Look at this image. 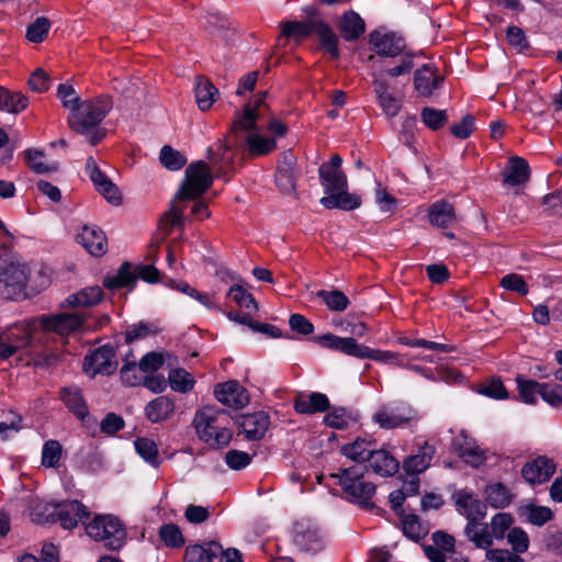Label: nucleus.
Listing matches in <instances>:
<instances>
[{
  "label": "nucleus",
  "mask_w": 562,
  "mask_h": 562,
  "mask_svg": "<svg viewBox=\"0 0 562 562\" xmlns=\"http://www.w3.org/2000/svg\"><path fill=\"white\" fill-rule=\"evenodd\" d=\"M317 297L334 312H344L348 308L350 301L344 292L339 290H321L316 293Z\"/></svg>",
  "instance_id": "a18cd8bd"
},
{
  "label": "nucleus",
  "mask_w": 562,
  "mask_h": 562,
  "mask_svg": "<svg viewBox=\"0 0 562 562\" xmlns=\"http://www.w3.org/2000/svg\"><path fill=\"white\" fill-rule=\"evenodd\" d=\"M435 453L436 448L428 442H424L419 446L415 454H412L404 460V471L412 476H417L430 467Z\"/></svg>",
  "instance_id": "b1692460"
},
{
  "label": "nucleus",
  "mask_w": 562,
  "mask_h": 562,
  "mask_svg": "<svg viewBox=\"0 0 562 562\" xmlns=\"http://www.w3.org/2000/svg\"><path fill=\"white\" fill-rule=\"evenodd\" d=\"M23 156L29 168L35 173H48L57 170L56 164H47L45 161L44 150L27 148L23 151Z\"/></svg>",
  "instance_id": "79ce46f5"
},
{
  "label": "nucleus",
  "mask_w": 562,
  "mask_h": 562,
  "mask_svg": "<svg viewBox=\"0 0 562 562\" xmlns=\"http://www.w3.org/2000/svg\"><path fill=\"white\" fill-rule=\"evenodd\" d=\"M195 101L200 110L207 111L211 109L217 94V89L205 77H198L195 80Z\"/></svg>",
  "instance_id": "e433bc0d"
},
{
  "label": "nucleus",
  "mask_w": 562,
  "mask_h": 562,
  "mask_svg": "<svg viewBox=\"0 0 562 562\" xmlns=\"http://www.w3.org/2000/svg\"><path fill=\"white\" fill-rule=\"evenodd\" d=\"M116 369L115 350L111 346L104 345L99 347L85 357L83 372L90 378L97 374L110 375Z\"/></svg>",
  "instance_id": "9b49d317"
},
{
  "label": "nucleus",
  "mask_w": 562,
  "mask_h": 562,
  "mask_svg": "<svg viewBox=\"0 0 562 562\" xmlns=\"http://www.w3.org/2000/svg\"><path fill=\"white\" fill-rule=\"evenodd\" d=\"M168 381L170 387L180 393H186L193 387L192 375L183 369H175L169 372Z\"/></svg>",
  "instance_id": "13d9d810"
},
{
  "label": "nucleus",
  "mask_w": 562,
  "mask_h": 562,
  "mask_svg": "<svg viewBox=\"0 0 562 562\" xmlns=\"http://www.w3.org/2000/svg\"><path fill=\"white\" fill-rule=\"evenodd\" d=\"M443 82V78L436 74L435 67L424 65L417 69L414 76L415 90L422 97H430Z\"/></svg>",
  "instance_id": "5701e85b"
},
{
  "label": "nucleus",
  "mask_w": 562,
  "mask_h": 562,
  "mask_svg": "<svg viewBox=\"0 0 562 562\" xmlns=\"http://www.w3.org/2000/svg\"><path fill=\"white\" fill-rule=\"evenodd\" d=\"M372 86L383 113L389 119L395 117L401 110L402 103L400 99L389 92L390 87L387 81L381 77H375L372 81Z\"/></svg>",
  "instance_id": "393cba45"
},
{
  "label": "nucleus",
  "mask_w": 562,
  "mask_h": 562,
  "mask_svg": "<svg viewBox=\"0 0 562 562\" xmlns=\"http://www.w3.org/2000/svg\"><path fill=\"white\" fill-rule=\"evenodd\" d=\"M19 562H58V551L53 543H45L42 548L41 558L24 554Z\"/></svg>",
  "instance_id": "774afa93"
},
{
  "label": "nucleus",
  "mask_w": 562,
  "mask_h": 562,
  "mask_svg": "<svg viewBox=\"0 0 562 562\" xmlns=\"http://www.w3.org/2000/svg\"><path fill=\"white\" fill-rule=\"evenodd\" d=\"M423 123L430 130L437 131L441 128L448 121L446 110H437L430 106H425L420 111Z\"/></svg>",
  "instance_id": "864d4df0"
},
{
  "label": "nucleus",
  "mask_w": 562,
  "mask_h": 562,
  "mask_svg": "<svg viewBox=\"0 0 562 562\" xmlns=\"http://www.w3.org/2000/svg\"><path fill=\"white\" fill-rule=\"evenodd\" d=\"M276 183L284 193L295 191V157L291 153H284L278 164Z\"/></svg>",
  "instance_id": "a878e982"
},
{
  "label": "nucleus",
  "mask_w": 562,
  "mask_h": 562,
  "mask_svg": "<svg viewBox=\"0 0 562 562\" xmlns=\"http://www.w3.org/2000/svg\"><path fill=\"white\" fill-rule=\"evenodd\" d=\"M139 371L140 370L137 368L135 361L125 359V363L120 371L122 382L128 386L139 385L144 381V378L139 374Z\"/></svg>",
  "instance_id": "338daca9"
},
{
  "label": "nucleus",
  "mask_w": 562,
  "mask_h": 562,
  "mask_svg": "<svg viewBox=\"0 0 562 562\" xmlns=\"http://www.w3.org/2000/svg\"><path fill=\"white\" fill-rule=\"evenodd\" d=\"M90 516L88 508L79 501H69L53 507L52 521H58L64 529H72L78 522L85 524Z\"/></svg>",
  "instance_id": "2eb2a0df"
},
{
  "label": "nucleus",
  "mask_w": 562,
  "mask_h": 562,
  "mask_svg": "<svg viewBox=\"0 0 562 562\" xmlns=\"http://www.w3.org/2000/svg\"><path fill=\"white\" fill-rule=\"evenodd\" d=\"M293 541L301 551L312 554L322 551L325 547L324 536L311 521H299L294 525Z\"/></svg>",
  "instance_id": "ddd939ff"
},
{
  "label": "nucleus",
  "mask_w": 562,
  "mask_h": 562,
  "mask_svg": "<svg viewBox=\"0 0 562 562\" xmlns=\"http://www.w3.org/2000/svg\"><path fill=\"white\" fill-rule=\"evenodd\" d=\"M227 297L232 299L238 307L247 311L248 313H255L258 310V305L252 294L241 285L235 284L231 286L227 292Z\"/></svg>",
  "instance_id": "de8ad7c7"
},
{
  "label": "nucleus",
  "mask_w": 562,
  "mask_h": 562,
  "mask_svg": "<svg viewBox=\"0 0 562 562\" xmlns=\"http://www.w3.org/2000/svg\"><path fill=\"white\" fill-rule=\"evenodd\" d=\"M366 469L364 464H355L330 474L346 494V499L361 506L368 505L375 493V485L364 477Z\"/></svg>",
  "instance_id": "423d86ee"
},
{
  "label": "nucleus",
  "mask_w": 562,
  "mask_h": 562,
  "mask_svg": "<svg viewBox=\"0 0 562 562\" xmlns=\"http://www.w3.org/2000/svg\"><path fill=\"white\" fill-rule=\"evenodd\" d=\"M506 538L514 553L517 555L525 553L529 548V537L527 532L519 527L512 528Z\"/></svg>",
  "instance_id": "e2e57ef3"
},
{
  "label": "nucleus",
  "mask_w": 562,
  "mask_h": 562,
  "mask_svg": "<svg viewBox=\"0 0 562 562\" xmlns=\"http://www.w3.org/2000/svg\"><path fill=\"white\" fill-rule=\"evenodd\" d=\"M357 422V417L345 407H333L325 416L326 426L334 429H346Z\"/></svg>",
  "instance_id": "c03bdc74"
},
{
  "label": "nucleus",
  "mask_w": 562,
  "mask_h": 562,
  "mask_svg": "<svg viewBox=\"0 0 562 562\" xmlns=\"http://www.w3.org/2000/svg\"><path fill=\"white\" fill-rule=\"evenodd\" d=\"M53 507L40 499H32L30 516L36 524H46L52 521Z\"/></svg>",
  "instance_id": "69168bd1"
},
{
  "label": "nucleus",
  "mask_w": 562,
  "mask_h": 562,
  "mask_svg": "<svg viewBox=\"0 0 562 562\" xmlns=\"http://www.w3.org/2000/svg\"><path fill=\"white\" fill-rule=\"evenodd\" d=\"M505 184L515 187L526 183L530 177V168L526 159L513 156L503 171Z\"/></svg>",
  "instance_id": "cd10ccee"
},
{
  "label": "nucleus",
  "mask_w": 562,
  "mask_h": 562,
  "mask_svg": "<svg viewBox=\"0 0 562 562\" xmlns=\"http://www.w3.org/2000/svg\"><path fill=\"white\" fill-rule=\"evenodd\" d=\"M86 531L95 541H101L110 550L121 549L126 540L122 521L113 515H97L86 524Z\"/></svg>",
  "instance_id": "0eeeda50"
},
{
  "label": "nucleus",
  "mask_w": 562,
  "mask_h": 562,
  "mask_svg": "<svg viewBox=\"0 0 562 562\" xmlns=\"http://www.w3.org/2000/svg\"><path fill=\"white\" fill-rule=\"evenodd\" d=\"M222 551V544L217 541L190 544L184 551V562H214Z\"/></svg>",
  "instance_id": "bb28decb"
},
{
  "label": "nucleus",
  "mask_w": 562,
  "mask_h": 562,
  "mask_svg": "<svg viewBox=\"0 0 562 562\" xmlns=\"http://www.w3.org/2000/svg\"><path fill=\"white\" fill-rule=\"evenodd\" d=\"M428 217L431 225L448 228L457 222V215L452 204L445 200L432 203L428 209Z\"/></svg>",
  "instance_id": "c756f323"
},
{
  "label": "nucleus",
  "mask_w": 562,
  "mask_h": 562,
  "mask_svg": "<svg viewBox=\"0 0 562 562\" xmlns=\"http://www.w3.org/2000/svg\"><path fill=\"white\" fill-rule=\"evenodd\" d=\"M78 243L92 256L99 257L106 251V237L94 225H85L77 234Z\"/></svg>",
  "instance_id": "4be33fe9"
},
{
  "label": "nucleus",
  "mask_w": 562,
  "mask_h": 562,
  "mask_svg": "<svg viewBox=\"0 0 562 562\" xmlns=\"http://www.w3.org/2000/svg\"><path fill=\"white\" fill-rule=\"evenodd\" d=\"M329 408L328 397L318 392L299 394L294 400V409L299 414L312 415Z\"/></svg>",
  "instance_id": "c85d7f7f"
},
{
  "label": "nucleus",
  "mask_w": 562,
  "mask_h": 562,
  "mask_svg": "<svg viewBox=\"0 0 562 562\" xmlns=\"http://www.w3.org/2000/svg\"><path fill=\"white\" fill-rule=\"evenodd\" d=\"M417 419V411L404 402L382 404L372 415V422L382 429L405 428Z\"/></svg>",
  "instance_id": "1a4fd4ad"
},
{
  "label": "nucleus",
  "mask_w": 562,
  "mask_h": 562,
  "mask_svg": "<svg viewBox=\"0 0 562 562\" xmlns=\"http://www.w3.org/2000/svg\"><path fill=\"white\" fill-rule=\"evenodd\" d=\"M318 176L326 194L319 201L324 207L351 211L360 206V198L348 192V180L344 171L318 168Z\"/></svg>",
  "instance_id": "39448f33"
},
{
  "label": "nucleus",
  "mask_w": 562,
  "mask_h": 562,
  "mask_svg": "<svg viewBox=\"0 0 562 562\" xmlns=\"http://www.w3.org/2000/svg\"><path fill=\"white\" fill-rule=\"evenodd\" d=\"M338 30L345 41L352 42L364 33L366 23L357 12L350 10L341 15Z\"/></svg>",
  "instance_id": "7c9ffc66"
},
{
  "label": "nucleus",
  "mask_w": 562,
  "mask_h": 562,
  "mask_svg": "<svg viewBox=\"0 0 562 562\" xmlns=\"http://www.w3.org/2000/svg\"><path fill=\"white\" fill-rule=\"evenodd\" d=\"M135 450L147 463L153 467L159 465L158 448L154 440L148 438H138L134 442Z\"/></svg>",
  "instance_id": "603ef678"
},
{
  "label": "nucleus",
  "mask_w": 562,
  "mask_h": 562,
  "mask_svg": "<svg viewBox=\"0 0 562 562\" xmlns=\"http://www.w3.org/2000/svg\"><path fill=\"white\" fill-rule=\"evenodd\" d=\"M229 424L228 413L214 406L202 407L193 418L198 437L212 449H222L231 442L233 431Z\"/></svg>",
  "instance_id": "20e7f679"
},
{
  "label": "nucleus",
  "mask_w": 562,
  "mask_h": 562,
  "mask_svg": "<svg viewBox=\"0 0 562 562\" xmlns=\"http://www.w3.org/2000/svg\"><path fill=\"white\" fill-rule=\"evenodd\" d=\"M517 386L521 401L527 404H536L538 396H541L542 383L535 380L517 378Z\"/></svg>",
  "instance_id": "8fccbe9b"
},
{
  "label": "nucleus",
  "mask_w": 562,
  "mask_h": 562,
  "mask_svg": "<svg viewBox=\"0 0 562 562\" xmlns=\"http://www.w3.org/2000/svg\"><path fill=\"white\" fill-rule=\"evenodd\" d=\"M314 34L317 35L321 43V48L324 52H326L333 59L339 58L340 50L338 48V36L327 23L319 20L316 24Z\"/></svg>",
  "instance_id": "f704fd0d"
},
{
  "label": "nucleus",
  "mask_w": 562,
  "mask_h": 562,
  "mask_svg": "<svg viewBox=\"0 0 562 562\" xmlns=\"http://www.w3.org/2000/svg\"><path fill=\"white\" fill-rule=\"evenodd\" d=\"M554 471L555 467L552 461L546 457H538L522 467L521 474L526 482L536 485L547 482Z\"/></svg>",
  "instance_id": "412c9836"
},
{
  "label": "nucleus",
  "mask_w": 562,
  "mask_h": 562,
  "mask_svg": "<svg viewBox=\"0 0 562 562\" xmlns=\"http://www.w3.org/2000/svg\"><path fill=\"white\" fill-rule=\"evenodd\" d=\"M57 98L60 100L63 106L72 112L75 106H78L82 101L77 91L71 85L60 83L57 88Z\"/></svg>",
  "instance_id": "0e129e2a"
},
{
  "label": "nucleus",
  "mask_w": 562,
  "mask_h": 562,
  "mask_svg": "<svg viewBox=\"0 0 562 562\" xmlns=\"http://www.w3.org/2000/svg\"><path fill=\"white\" fill-rule=\"evenodd\" d=\"M159 537L169 548H180L186 540L180 528L175 524H164L159 528Z\"/></svg>",
  "instance_id": "6e6d98bb"
},
{
  "label": "nucleus",
  "mask_w": 562,
  "mask_h": 562,
  "mask_svg": "<svg viewBox=\"0 0 562 562\" xmlns=\"http://www.w3.org/2000/svg\"><path fill=\"white\" fill-rule=\"evenodd\" d=\"M63 448L57 440H47L42 449V464L45 468H57L61 458Z\"/></svg>",
  "instance_id": "4d7b16f0"
},
{
  "label": "nucleus",
  "mask_w": 562,
  "mask_h": 562,
  "mask_svg": "<svg viewBox=\"0 0 562 562\" xmlns=\"http://www.w3.org/2000/svg\"><path fill=\"white\" fill-rule=\"evenodd\" d=\"M50 27L47 18L40 16L27 26L26 38L32 43H41L45 40Z\"/></svg>",
  "instance_id": "680f3d73"
},
{
  "label": "nucleus",
  "mask_w": 562,
  "mask_h": 562,
  "mask_svg": "<svg viewBox=\"0 0 562 562\" xmlns=\"http://www.w3.org/2000/svg\"><path fill=\"white\" fill-rule=\"evenodd\" d=\"M146 259L150 261V265H139L136 268V278H139L146 282L155 283L159 280L160 272L159 270L153 265L157 261V247L151 246Z\"/></svg>",
  "instance_id": "3c124183"
},
{
  "label": "nucleus",
  "mask_w": 562,
  "mask_h": 562,
  "mask_svg": "<svg viewBox=\"0 0 562 562\" xmlns=\"http://www.w3.org/2000/svg\"><path fill=\"white\" fill-rule=\"evenodd\" d=\"M459 514L465 516L468 522L481 520L486 515V505L471 491L459 490L453 494Z\"/></svg>",
  "instance_id": "a211bd4d"
},
{
  "label": "nucleus",
  "mask_w": 562,
  "mask_h": 562,
  "mask_svg": "<svg viewBox=\"0 0 562 562\" xmlns=\"http://www.w3.org/2000/svg\"><path fill=\"white\" fill-rule=\"evenodd\" d=\"M263 97L265 94L255 102L246 103L241 111H237L235 113L228 138L218 139L214 146L207 149V157L218 178L224 177L229 171L234 170V147L238 145V142L232 140L231 136L236 135L241 131H251L255 128L258 120L257 111L260 103L263 101Z\"/></svg>",
  "instance_id": "f257e3e1"
},
{
  "label": "nucleus",
  "mask_w": 562,
  "mask_h": 562,
  "mask_svg": "<svg viewBox=\"0 0 562 562\" xmlns=\"http://www.w3.org/2000/svg\"><path fill=\"white\" fill-rule=\"evenodd\" d=\"M30 278V268L20 261H10L0 268V291L7 299L16 300L23 294Z\"/></svg>",
  "instance_id": "9d476101"
},
{
  "label": "nucleus",
  "mask_w": 562,
  "mask_h": 562,
  "mask_svg": "<svg viewBox=\"0 0 562 562\" xmlns=\"http://www.w3.org/2000/svg\"><path fill=\"white\" fill-rule=\"evenodd\" d=\"M135 281V272L132 271L131 265L125 262L115 276L105 278L104 286L111 290L121 289L132 285Z\"/></svg>",
  "instance_id": "49530a36"
},
{
  "label": "nucleus",
  "mask_w": 562,
  "mask_h": 562,
  "mask_svg": "<svg viewBox=\"0 0 562 562\" xmlns=\"http://www.w3.org/2000/svg\"><path fill=\"white\" fill-rule=\"evenodd\" d=\"M464 532L470 541L477 548L487 549L492 546L493 539L491 531L486 524H481L480 520L468 522Z\"/></svg>",
  "instance_id": "58836bf2"
},
{
  "label": "nucleus",
  "mask_w": 562,
  "mask_h": 562,
  "mask_svg": "<svg viewBox=\"0 0 562 562\" xmlns=\"http://www.w3.org/2000/svg\"><path fill=\"white\" fill-rule=\"evenodd\" d=\"M369 464L381 476H391L400 468L398 461L385 450H374L369 458Z\"/></svg>",
  "instance_id": "72a5a7b5"
},
{
  "label": "nucleus",
  "mask_w": 562,
  "mask_h": 562,
  "mask_svg": "<svg viewBox=\"0 0 562 562\" xmlns=\"http://www.w3.org/2000/svg\"><path fill=\"white\" fill-rule=\"evenodd\" d=\"M215 396L218 402L233 408H243L249 403L247 390L236 381L217 385Z\"/></svg>",
  "instance_id": "aec40b11"
},
{
  "label": "nucleus",
  "mask_w": 562,
  "mask_h": 562,
  "mask_svg": "<svg viewBox=\"0 0 562 562\" xmlns=\"http://www.w3.org/2000/svg\"><path fill=\"white\" fill-rule=\"evenodd\" d=\"M159 159L169 170H180L187 164V157L168 145L161 148Z\"/></svg>",
  "instance_id": "5fc2aeb1"
},
{
  "label": "nucleus",
  "mask_w": 562,
  "mask_h": 562,
  "mask_svg": "<svg viewBox=\"0 0 562 562\" xmlns=\"http://www.w3.org/2000/svg\"><path fill=\"white\" fill-rule=\"evenodd\" d=\"M453 449L459 457L468 464L479 468L485 461L484 451L476 445L475 440L465 431H460L453 440Z\"/></svg>",
  "instance_id": "6ab92c4d"
},
{
  "label": "nucleus",
  "mask_w": 562,
  "mask_h": 562,
  "mask_svg": "<svg viewBox=\"0 0 562 562\" xmlns=\"http://www.w3.org/2000/svg\"><path fill=\"white\" fill-rule=\"evenodd\" d=\"M369 44L373 52L384 57H395L403 53L406 44L404 38L383 27L369 34Z\"/></svg>",
  "instance_id": "f8f14e48"
},
{
  "label": "nucleus",
  "mask_w": 562,
  "mask_h": 562,
  "mask_svg": "<svg viewBox=\"0 0 562 562\" xmlns=\"http://www.w3.org/2000/svg\"><path fill=\"white\" fill-rule=\"evenodd\" d=\"M319 19H310L302 22L288 21L282 24V35L286 37L304 38L314 34Z\"/></svg>",
  "instance_id": "37998d69"
},
{
  "label": "nucleus",
  "mask_w": 562,
  "mask_h": 562,
  "mask_svg": "<svg viewBox=\"0 0 562 562\" xmlns=\"http://www.w3.org/2000/svg\"><path fill=\"white\" fill-rule=\"evenodd\" d=\"M239 431L247 440L257 441L265 437L270 426V416L265 411L241 415L238 420Z\"/></svg>",
  "instance_id": "f3484780"
},
{
  "label": "nucleus",
  "mask_w": 562,
  "mask_h": 562,
  "mask_svg": "<svg viewBox=\"0 0 562 562\" xmlns=\"http://www.w3.org/2000/svg\"><path fill=\"white\" fill-rule=\"evenodd\" d=\"M103 297L100 286H88L66 299V304L74 307H88L98 304Z\"/></svg>",
  "instance_id": "4c0bfd02"
},
{
  "label": "nucleus",
  "mask_w": 562,
  "mask_h": 562,
  "mask_svg": "<svg viewBox=\"0 0 562 562\" xmlns=\"http://www.w3.org/2000/svg\"><path fill=\"white\" fill-rule=\"evenodd\" d=\"M252 458L254 454L246 451L231 449L225 453L224 461L231 470L240 471L251 463Z\"/></svg>",
  "instance_id": "052dcab7"
},
{
  "label": "nucleus",
  "mask_w": 562,
  "mask_h": 562,
  "mask_svg": "<svg viewBox=\"0 0 562 562\" xmlns=\"http://www.w3.org/2000/svg\"><path fill=\"white\" fill-rule=\"evenodd\" d=\"M110 110L111 102L105 97L85 100L69 113L67 122L72 131L87 136L91 145H97L104 137L99 125Z\"/></svg>",
  "instance_id": "7ed1b4c3"
},
{
  "label": "nucleus",
  "mask_w": 562,
  "mask_h": 562,
  "mask_svg": "<svg viewBox=\"0 0 562 562\" xmlns=\"http://www.w3.org/2000/svg\"><path fill=\"white\" fill-rule=\"evenodd\" d=\"M373 451L374 450L371 449V442L361 438L341 447V453L356 461V464H363L364 461L369 462V458Z\"/></svg>",
  "instance_id": "ea45409f"
},
{
  "label": "nucleus",
  "mask_w": 562,
  "mask_h": 562,
  "mask_svg": "<svg viewBox=\"0 0 562 562\" xmlns=\"http://www.w3.org/2000/svg\"><path fill=\"white\" fill-rule=\"evenodd\" d=\"M514 522V519L510 514L507 513H498L496 514L491 521V535L492 539L495 538L497 540L504 539L507 535L506 532L510 530V527Z\"/></svg>",
  "instance_id": "bf43d9fd"
},
{
  "label": "nucleus",
  "mask_w": 562,
  "mask_h": 562,
  "mask_svg": "<svg viewBox=\"0 0 562 562\" xmlns=\"http://www.w3.org/2000/svg\"><path fill=\"white\" fill-rule=\"evenodd\" d=\"M86 173L92 181L95 190L111 204L120 205L122 203V195L119 188L111 181V179L102 172L95 160L89 157L85 166Z\"/></svg>",
  "instance_id": "4468645a"
},
{
  "label": "nucleus",
  "mask_w": 562,
  "mask_h": 562,
  "mask_svg": "<svg viewBox=\"0 0 562 562\" xmlns=\"http://www.w3.org/2000/svg\"><path fill=\"white\" fill-rule=\"evenodd\" d=\"M83 319L78 313H58L42 315L38 324L44 331H53L60 336L69 335L82 326Z\"/></svg>",
  "instance_id": "dca6fc26"
},
{
  "label": "nucleus",
  "mask_w": 562,
  "mask_h": 562,
  "mask_svg": "<svg viewBox=\"0 0 562 562\" xmlns=\"http://www.w3.org/2000/svg\"><path fill=\"white\" fill-rule=\"evenodd\" d=\"M29 105V99L21 92L10 91L0 87V111L18 114Z\"/></svg>",
  "instance_id": "c9c22d12"
},
{
  "label": "nucleus",
  "mask_w": 562,
  "mask_h": 562,
  "mask_svg": "<svg viewBox=\"0 0 562 562\" xmlns=\"http://www.w3.org/2000/svg\"><path fill=\"white\" fill-rule=\"evenodd\" d=\"M213 183V176L209 165L198 160L188 166L186 178L178 190L170 209L160 218L161 226L170 231L180 226L183 221L184 206L180 202L200 198Z\"/></svg>",
  "instance_id": "f03ea898"
},
{
  "label": "nucleus",
  "mask_w": 562,
  "mask_h": 562,
  "mask_svg": "<svg viewBox=\"0 0 562 562\" xmlns=\"http://www.w3.org/2000/svg\"><path fill=\"white\" fill-rule=\"evenodd\" d=\"M60 400L80 420L89 415L81 391L77 386H65L60 390Z\"/></svg>",
  "instance_id": "2f4dec72"
},
{
  "label": "nucleus",
  "mask_w": 562,
  "mask_h": 562,
  "mask_svg": "<svg viewBox=\"0 0 562 562\" xmlns=\"http://www.w3.org/2000/svg\"><path fill=\"white\" fill-rule=\"evenodd\" d=\"M38 319L16 322L0 331V360H8L20 349L27 347L37 327Z\"/></svg>",
  "instance_id": "6e6552de"
},
{
  "label": "nucleus",
  "mask_w": 562,
  "mask_h": 562,
  "mask_svg": "<svg viewBox=\"0 0 562 562\" xmlns=\"http://www.w3.org/2000/svg\"><path fill=\"white\" fill-rule=\"evenodd\" d=\"M486 502L494 508L507 507L513 498L510 491L502 483H493L485 487Z\"/></svg>",
  "instance_id": "a19ab883"
},
{
  "label": "nucleus",
  "mask_w": 562,
  "mask_h": 562,
  "mask_svg": "<svg viewBox=\"0 0 562 562\" xmlns=\"http://www.w3.org/2000/svg\"><path fill=\"white\" fill-rule=\"evenodd\" d=\"M249 153L254 156H263L277 147L273 138L265 137L258 133H250L246 139Z\"/></svg>",
  "instance_id": "09e8293b"
},
{
  "label": "nucleus",
  "mask_w": 562,
  "mask_h": 562,
  "mask_svg": "<svg viewBox=\"0 0 562 562\" xmlns=\"http://www.w3.org/2000/svg\"><path fill=\"white\" fill-rule=\"evenodd\" d=\"M175 413V403L168 396H158L145 407V414L151 423L166 420Z\"/></svg>",
  "instance_id": "473e14b6"
}]
</instances>
